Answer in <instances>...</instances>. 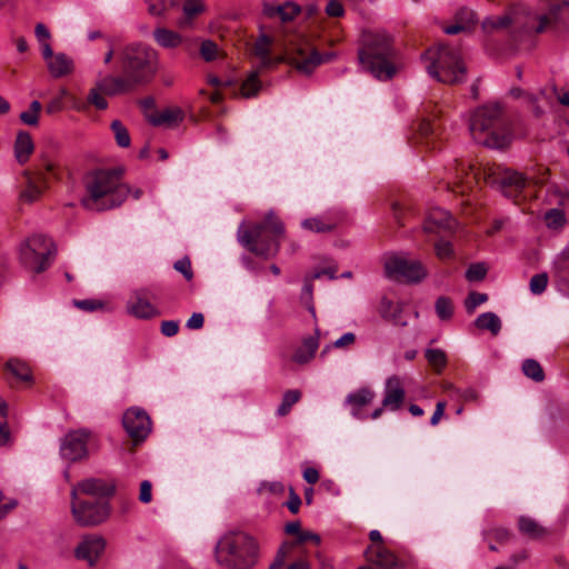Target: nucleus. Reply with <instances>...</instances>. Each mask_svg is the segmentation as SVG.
Here are the masks:
<instances>
[{"mask_svg": "<svg viewBox=\"0 0 569 569\" xmlns=\"http://www.w3.org/2000/svg\"><path fill=\"white\" fill-rule=\"evenodd\" d=\"M549 277L546 272L535 274L529 282V288L532 295L539 296L547 289Z\"/></svg>", "mask_w": 569, "mask_h": 569, "instance_id": "48", "label": "nucleus"}, {"mask_svg": "<svg viewBox=\"0 0 569 569\" xmlns=\"http://www.w3.org/2000/svg\"><path fill=\"white\" fill-rule=\"evenodd\" d=\"M425 357L437 373H441L447 367V356L441 349H427Z\"/></svg>", "mask_w": 569, "mask_h": 569, "instance_id": "36", "label": "nucleus"}, {"mask_svg": "<svg viewBox=\"0 0 569 569\" xmlns=\"http://www.w3.org/2000/svg\"><path fill=\"white\" fill-rule=\"evenodd\" d=\"M543 220L549 229H559L565 226L566 216L560 209H550L545 213Z\"/></svg>", "mask_w": 569, "mask_h": 569, "instance_id": "46", "label": "nucleus"}, {"mask_svg": "<svg viewBox=\"0 0 569 569\" xmlns=\"http://www.w3.org/2000/svg\"><path fill=\"white\" fill-rule=\"evenodd\" d=\"M167 10V4L164 0H154L150 1L148 4V12L151 16L160 17L162 16Z\"/></svg>", "mask_w": 569, "mask_h": 569, "instance_id": "59", "label": "nucleus"}, {"mask_svg": "<svg viewBox=\"0 0 569 569\" xmlns=\"http://www.w3.org/2000/svg\"><path fill=\"white\" fill-rule=\"evenodd\" d=\"M476 24V14L472 10L460 9L455 16V23L443 30L447 34H457L470 30Z\"/></svg>", "mask_w": 569, "mask_h": 569, "instance_id": "28", "label": "nucleus"}, {"mask_svg": "<svg viewBox=\"0 0 569 569\" xmlns=\"http://www.w3.org/2000/svg\"><path fill=\"white\" fill-rule=\"evenodd\" d=\"M475 325L480 330H488L492 336H497L501 330V320L493 312H483L475 321Z\"/></svg>", "mask_w": 569, "mask_h": 569, "instance_id": "34", "label": "nucleus"}, {"mask_svg": "<svg viewBox=\"0 0 569 569\" xmlns=\"http://www.w3.org/2000/svg\"><path fill=\"white\" fill-rule=\"evenodd\" d=\"M523 375L536 382H541L545 379V371L541 365L535 359H527L522 363Z\"/></svg>", "mask_w": 569, "mask_h": 569, "instance_id": "41", "label": "nucleus"}, {"mask_svg": "<svg viewBox=\"0 0 569 569\" xmlns=\"http://www.w3.org/2000/svg\"><path fill=\"white\" fill-rule=\"evenodd\" d=\"M49 73L52 78L59 79L69 76L74 70L73 60L66 53L58 52L47 63Z\"/></svg>", "mask_w": 569, "mask_h": 569, "instance_id": "27", "label": "nucleus"}, {"mask_svg": "<svg viewBox=\"0 0 569 569\" xmlns=\"http://www.w3.org/2000/svg\"><path fill=\"white\" fill-rule=\"evenodd\" d=\"M8 371H10L16 378L21 381H30L31 380V371L29 366L19 360V359H10L6 365Z\"/></svg>", "mask_w": 569, "mask_h": 569, "instance_id": "39", "label": "nucleus"}, {"mask_svg": "<svg viewBox=\"0 0 569 569\" xmlns=\"http://www.w3.org/2000/svg\"><path fill=\"white\" fill-rule=\"evenodd\" d=\"M488 300V296L486 293L480 292H470L465 301L466 309L469 313H472L475 309L485 303Z\"/></svg>", "mask_w": 569, "mask_h": 569, "instance_id": "54", "label": "nucleus"}, {"mask_svg": "<svg viewBox=\"0 0 569 569\" xmlns=\"http://www.w3.org/2000/svg\"><path fill=\"white\" fill-rule=\"evenodd\" d=\"M373 399L375 392L365 387L349 393L346 398V403L350 407V412L355 418L363 420L368 418V415H366L362 409L370 405Z\"/></svg>", "mask_w": 569, "mask_h": 569, "instance_id": "22", "label": "nucleus"}, {"mask_svg": "<svg viewBox=\"0 0 569 569\" xmlns=\"http://www.w3.org/2000/svg\"><path fill=\"white\" fill-rule=\"evenodd\" d=\"M342 221L343 214L340 211L332 210L305 219L301 222V227L316 233H329L335 231Z\"/></svg>", "mask_w": 569, "mask_h": 569, "instance_id": "18", "label": "nucleus"}, {"mask_svg": "<svg viewBox=\"0 0 569 569\" xmlns=\"http://www.w3.org/2000/svg\"><path fill=\"white\" fill-rule=\"evenodd\" d=\"M301 399V392L297 389L288 390L282 397V401L278 407L277 413L280 417L287 416L292 406H295Z\"/></svg>", "mask_w": 569, "mask_h": 569, "instance_id": "42", "label": "nucleus"}, {"mask_svg": "<svg viewBox=\"0 0 569 569\" xmlns=\"http://www.w3.org/2000/svg\"><path fill=\"white\" fill-rule=\"evenodd\" d=\"M144 120L152 127L173 129L184 120V111L179 107H168L146 113Z\"/></svg>", "mask_w": 569, "mask_h": 569, "instance_id": "17", "label": "nucleus"}, {"mask_svg": "<svg viewBox=\"0 0 569 569\" xmlns=\"http://www.w3.org/2000/svg\"><path fill=\"white\" fill-rule=\"evenodd\" d=\"M518 528L522 535L531 539H541L548 535V530L540 526L535 519L529 517H520Z\"/></svg>", "mask_w": 569, "mask_h": 569, "instance_id": "32", "label": "nucleus"}, {"mask_svg": "<svg viewBox=\"0 0 569 569\" xmlns=\"http://www.w3.org/2000/svg\"><path fill=\"white\" fill-rule=\"evenodd\" d=\"M266 13L270 17L277 14L282 21L287 22L292 21L300 13V7L295 2L288 1L280 6H272L267 8Z\"/></svg>", "mask_w": 569, "mask_h": 569, "instance_id": "33", "label": "nucleus"}, {"mask_svg": "<svg viewBox=\"0 0 569 569\" xmlns=\"http://www.w3.org/2000/svg\"><path fill=\"white\" fill-rule=\"evenodd\" d=\"M158 69V53L153 49L144 48V83L153 79Z\"/></svg>", "mask_w": 569, "mask_h": 569, "instance_id": "38", "label": "nucleus"}, {"mask_svg": "<svg viewBox=\"0 0 569 569\" xmlns=\"http://www.w3.org/2000/svg\"><path fill=\"white\" fill-rule=\"evenodd\" d=\"M406 398L403 382L400 377H389L385 385L382 407L397 411L402 407Z\"/></svg>", "mask_w": 569, "mask_h": 569, "instance_id": "19", "label": "nucleus"}, {"mask_svg": "<svg viewBox=\"0 0 569 569\" xmlns=\"http://www.w3.org/2000/svg\"><path fill=\"white\" fill-rule=\"evenodd\" d=\"M568 26L569 1L552 6L547 14L540 17L530 12L525 6L517 4L510 7L500 17H488L482 21L485 32L510 30L515 40L541 33L549 27L561 30Z\"/></svg>", "mask_w": 569, "mask_h": 569, "instance_id": "1", "label": "nucleus"}, {"mask_svg": "<svg viewBox=\"0 0 569 569\" xmlns=\"http://www.w3.org/2000/svg\"><path fill=\"white\" fill-rule=\"evenodd\" d=\"M77 493L80 491L87 497H94L98 499H107L113 495L114 487L102 479L89 478L78 483Z\"/></svg>", "mask_w": 569, "mask_h": 569, "instance_id": "23", "label": "nucleus"}, {"mask_svg": "<svg viewBox=\"0 0 569 569\" xmlns=\"http://www.w3.org/2000/svg\"><path fill=\"white\" fill-rule=\"evenodd\" d=\"M437 316L442 320H448L453 315V306L449 298L439 297L436 301Z\"/></svg>", "mask_w": 569, "mask_h": 569, "instance_id": "49", "label": "nucleus"}, {"mask_svg": "<svg viewBox=\"0 0 569 569\" xmlns=\"http://www.w3.org/2000/svg\"><path fill=\"white\" fill-rule=\"evenodd\" d=\"M469 130L477 143L488 148L503 149L512 139L509 120L499 102L477 108L470 116Z\"/></svg>", "mask_w": 569, "mask_h": 569, "instance_id": "3", "label": "nucleus"}, {"mask_svg": "<svg viewBox=\"0 0 569 569\" xmlns=\"http://www.w3.org/2000/svg\"><path fill=\"white\" fill-rule=\"evenodd\" d=\"M204 317L200 312H194L187 321V328L191 330H198L203 327Z\"/></svg>", "mask_w": 569, "mask_h": 569, "instance_id": "61", "label": "nucleus"}, {"mask_svg": "<svg viewBox=\"0 0 569 569\" xmlns=\"http://www.w3.org/2000/svg\"><path fill=\"white\" fill-rule=\"evenodd\" d=\"M34 144L32 141L31 136L26 131H20L17 134L16 142H14V154L16 159L20 164H24L31 153L33 152Z\"/></svg>", "mask_w": 569, "mask_h": 569, "instance_id": "29", "label": "nucleus"}, {"mask_svg": "<svg viewBox=\"0 0 569 569\" xmlns=\"http://www.w3.org/2000/svg\"><path fill=\"white\" fill-rule=\"evenodd\" d=\"M260 558L259 540L242 530L224 533L214 547V560L223 569H254Z\"/></svg>", "mask_w": 569, "mask_h": 569, "instance_id": "4", "label": "nucleus"}, {"mask_svg": "<svg viewBox=\"0 0 569 569\" xmlns=\"http://www.w3.org/2000/svg\"><path fill=\"white\" fill-rule=\"evenodd\" d=\"M496 174V181L499 183L503 196L517 202L527 183L531 181L535 184H543L547 181L549 170L542 167L538 169V173L525 176L511 169H499Z\"/></svg>", "mask_w": 569, "mask_h": 569, "instance_id": "11", "label": "nucleus"}, {"mask_svg": "<svg viewBox=\"0 0 569 569\" xmlns=\"http://www.w3.org/2000/svg\"><path fill=\"white\" fill-rule=\"evenodd\" d=\"M361 66L378 80H389L398 71L397 52L386 32H366L358 52Z\"/></svg>", "mask_w": 569, "mask_h": 569, "instance_id": "5", "label": "nucleus"}, {"mask_svg": "<svg viewBox=\"0 0 569 569\" xmlns=\"http://www.w3.org/2000/svg\"><path fill=\"white\" fill-rule=\"evenodd\" d=\"M182 11L184 16V23H191V21L204 11L203 0H183Z\"/></svg>", "mask_w": 569, "mask_h": 569, "instance_id": "43", "label": "nucleus"}, {"mask_svg": "<svg viewBox=\"0 0 569 569\" xmlns=\"http://www.w3.org/2000/svg\"><path fill=\"white\" fill-rule=\"evenodd\" d=\"M356 341V336L352 332L342 335L339 339L333 342V347L338 349L348 348Z\"/></svg>", "mask_w": 569, "mask_h": 569, "instance_id": "60", "label": "nucleus"}, {"mask_svg": "<svg viewBox=\"0 0 569 569\" xmlns=\"http://www.w3.org/2000/svg\"><path fill=\"white\" fill-rule=\"evenodd\" d=\"M288 535L295 537L290 541H284L282 545H292V552L302 556L306 552L305 543L312 541L316 546L320 543V537L316 533L303 531L299 521L288 522L284 527Z\"/></svg>", "mask_w": 569, "mask_h": 569, "instance_id": "21", "label": "nucleus"}, {"mask_svg": "<svg viewBox=\"0 0 569 569\" xmlns=\"http://www.w3.org/2000/svg\"><path fill=\"white\" fill-rule=\"evenodd\" d=\"M200 54L206 61H213L219 56L218 44L212 40H204L200 46Z\"/></svg>", "mask_w": 569, "mask_h": 569, "instance_id": "52", "label": "nucleus"}, {"mask_svg": "<svg viewBox=\"0 0 569 569\" xmlns=\"http://www.w3.org/2000/svg\"><path fill=\"white\" fill-rule=\"evenodd\" d=\"M34 34L39 43L48 42L51 38L50 31L43 23H37Z\"/></svg>", "mask_w": 569, "mask_h": 569, "instance_id": "63", "label": "nucleus"}, {"mask_svg": "<svg viewBox=\"0 0 569 569\" xmlns=\"http://www.w3.org/2000/svg\"><path fill=\"white\" fill-rule=\"evenodd\" d=\"M284 233V226L273 213L248 228L240 227L238 239L250 252L264 259L273 258L280 249V240Z\"/></svg>", "mask_w": 569, "mask_h": 569, "instance_id": "6", "label": "nucleus"}, {"mask_svg": "<svg viewBox=\"0 0 569 569\" xmlns=\"http://www.w3.org/2000/svg\"><path fill=\"white\" fill-rule=\"evenodd\" d=\"M160 331L166 337H173L179 331V321L164 320L161 322Z\"/></svg>", "mask_w": 569, "mask_h": 569, "instance_id": "58", "label": "nucleus"}, {"mask_svg": "<svg viewBox=\"0 0 569 569\" xmlns=\"http://www.w3.org/2000/svg\"><path fill=\"white\" fill-rule=\"evenodd\" d=\"M435 250H436L437 257L441 260L451 259V258H453V254H455L453 247H452L451 242L445 241V240H439L435 244Z\"/></svg>", "mask_w": 569, "mask_h": 569, "instance_id": "56", "label": "nucleus"}, {"mask_svg": "<svg viewBox=\"0 0 569 569\" xmlns=\"http://www.w3.org/2000/svg\"><path fill=\"white\" fill-rule=\"evenodd\" d=\"M332 57V53H320L307 39H300L288 52L289 63L303 74H311L317 67L330 61Z\"/></svg>", "mask_w": 569, "mask_h": 569, "instance_id": "13", "label": "nucleus"}, {"mask_svg": "<svg viewBox=\"0 0 569 569\" xmlns=\"http://www.w3.org/2000/svg\"><path fill=\"white\" fill-rule=\"evenodd\" d=\"M73 305L78 309L87 311V312H93L97 310H106L107 309V303L103 302L102 300H98V299L74 300Z\"/></svg>", "mask_w": 569, "mask_h": 569, "instance_id": "51", "label": "nucleus"}, {"mask_svg": "<svg viewBox=\"0 0 569 569\" xmlns=\"http://www.w3.org/2000/svg\"><path fill=\"white\" fill-rule=\"evenodd\" d=\"M111 130L114 133V139L119 147L128 148L130 146V134L120 120H113L111 122Z\"/></svg>", "mask_w": 569, "mask_h": 569, "instance_id": "44", "label": "nucleus"}, {"mask_svg": "<svg viewBox=\"0 0 569 569\" xmlns=\"http://www.w3.org/2000/svg\"><path fill=\"white\" fill-rule=\"evenodd\" d=\"M293 557H300L292 552V545H281L269 569H282L284 562Z\"/></svg>", "mask_w": 569, "mask_h": 569, "instance_id": "45", "label": "nucleus"}, {"mask_svg": "<svg viewBox=\"0 0 569 569\" xmlns=\"http://www.w3.org/2000/svg\"><path fill=\"white\" fill-rule=\"evenodd\" d=\"M425 58L430 60L427 67L429 74L438 81L453 84L465 79L466 67L460 52L450 46L440 44L436 49H429Z\"/></svg>", "mask_w": 569, "mask_h": 569, "instance_id": "7", "label": "nucleus"}, {"mask_svg": "<svg viewBox=\"0 0 569 569\" xmlns=\"http://www.w3.org/2000/svg\"><path fill=\"white\" fill-rule=\"evenodd\" d=\"M101 89H99L98 83H96V87L90 89L88 97H87V103L94 106L98 110H104L108 108V102L102 96Z\"/></svg>", "mask_w": 569, "mask_h": 569, "instance_id": "50", "label": "nucleus"}, {"mask_svg": "<svg viewBox=\"0 0 569 569\" xmlns=\"http://www.w3.org/2000/svg\"><path fill=\"white\" fill-rule=\"evenodd\" d=\"M154 39L163 48H176L182 42L180 34L164 28L154 31Z\"/></svg>", "mask_w": 569, "mask_h": 569, "instance_id": "35", "label": "nucleus"}, {"mask_svg": "<svg viewBox=\"0 0 569 569\" xmlns=\"http://www.w3.org/2000/svg\"><path fill=\"white\" fill-rule=\"evenodd\" d=\"M176 271L180 272L187 281H191L193 278V271L191 260L189 257H183L177 260L173 264Z\"/></svg>", "mask_w": 569, "mask_h": 569, "instance_id": "53", "label": "nucleus"}, {"mask_svg": "<svg viewBox=\"0 0 569 569\" xmlns=\"http://www.w3.org/2000/svg\"><path fill=\"white\" fill-rule=\"evenodd\" d=\"M90 438L91 431L87 428L70 430L60 440V457L68 462L86 459Z\"/></svg>", "mask_w": 569, "mask_h": 569, "instance_id": "14", "label": "nucleus"}, {"mask_svg": "<svg viewBox=\"0 0 569 569\" xmlns=\"http://www.w3.org/2000/svg\"><path fill=\"white\" fill-rule=\"evenodd\" d=\"M122 67L128 78L106 77L99 80L98 87L108 96H116L129 90L140 80L142 68V48L139 43L128 46L122 56Z\"/></svg>", "mask_w": 569, "mask_h": 569, "instance_id": "8", "label": "nucleus"}, {"mask_svg": "<svg viewBox=\"0 0 569 569\" xmlns=\"http://www.w3.org/2000/svg\"><path fill=\"white\" fill-rule=\"evenodd\" d=\"M271 41L267 36H261L254 43L253 53L260 60V68H271L279 62L270 57Z\"/></svg>", "mask_w": 569, "mask_h": 569, "instance_id": "31", "label": "nucleus"}, {"mask_svg": "<svg viewBox=\"0 0 569 569\" xmlns=\"http://www.w3.org/2000/svg\"><path fill=\"white\" fill-rule=\"evenodd\" d=\"M122 426L131 439L130 451H132L142 442V409L140 407L127 409L122 416Z\"/></svg>", "mask_w": 569, "mask_h": 569, "instance_id": "20", "label": "nucleus"}, {"mask_svg": "<svg viewBox=\"0 0 569 569\" xmlns=\"http://www.w3.org/2000/svg\"><path fill=\"white\" fill-rule=\"evenodd\" d=\"M325 12L330 18H341L345 16V8L338 0H329L326 4Z\"/></svg>", "mask_w": 569, "mask_h": 569, "instance_id": "57", "label": "nucleus"}, {"mask_svg": "<svg viewBox=\"0 0 569 569\" xmlns=\"http://www.w3.org/2000/svg\"><path fill=\"white\" fill-rule=\"evenodd\" d=\"M452 227V219L447 211L433 210L429 213L425 221L423 229L426 232H437L439 229H449Z\"/></svg>", "mask_w": 569, "mask_h": 569, "instance_id": "30", "label": "nucleus"}, {"mask_svg": "<svg viewBox=\"0 0 569 569\" xmlns=\"http://www.w3.org/2000/svg\"><path fill=\"white\" fill-rule=\"evenodd\" d=\"M435 132V127L432 124L431 121L427 120V119H423L420 123H419V127H418V133L422 137V138H428L430 136H432Z\"/></svg>", "mask_w": 569, "mask_h": 569, "instance_id": "64", "label": "nucleus"}, {"mask_svg": "<svg viewBox=\"0 0 569 569\" xmlns=\"http://www.w3.org/2000/svg\"><path fill=\"white\" fill-rule=\"evenodd\" d=\"M487 274V267L483 263H472L466 271L469 281H480Z\"/></svg>", "mask_w": 569, "mask_h": 569, "instance_id": "55", "label": "nucleus"}, {"mask_svg": "<svg viewBox=\"0 0 569 569\" xmlns=\"http://www.w3.org/2000/svg\"><path fill=\"white\" fill-rule=\"evenodd\" d=\"M110 510L111 508L107 499L94 497L79 498L77 489L71 490V512L79 526H98L109 518Z\"/></svg>", "mask_w": 569, "mask_h": 569, "instance_id": "10", "label": "nucleus"}, {"mask_svg": "<svg viewBox=\"0 0 569 569\" xmlns=\"http://www.w3.org/2000/svg\"><path fill=\"white\" fill-rule=\"evenodd\" d=\"M106 548V540L98 535H87L74 549V557L78 560L88 562L93 567L101 557Z\"/></svg>", "mask_w": 569, "mask_h": 569, "instance_id": "16", "label": "nucleus"}, {"mask_svg": "<svg viewBox=\"0 0 569 569\" xmlns=\"http://www.w3.org/2000/svg\"><path fill=\"white\" fill-rule=\"evenodd\" d=\"M319 348V329L315 331V336L305 338L301 345L295 350L292 361L298 365H306L313 359Z\"/></svg>", "mask_w": 569, "mask_h": 569, "instance_id": "25", "label": "nucleus"}, {"mask_svg": "<svg viewBox=\"0 0 569 569\" xmlns=\"http://www.w3.org/2000/svg\"><path fill=\"white\" fill-rule=\"evenodd\" d=\"M26 187L20 192V199L23 202L32 203L38 200L42 193L41 184L46 183V177L43 172L38 173V179L33 178L29 171L24 172Z\"/></svg>", "mask_w": 569, "mask_h": 569, "instance_id": "26", "label": "nucleus"}, {"mask_svg": "<svg viewBox=\"0 0 569 569\" xmlns=\"http://www.w3.org/2000/svg\"><path fill=\"white\" fill-rule=\"evenodd\" d=\"M455 170V178L447 182V189L456 194L467 196L478 184V170L472 164L466 166L457 161Z\"/></svg>", "mask_w": 569, "mask_h": 569, "instance_id": "15", "label": "nucleus"}, {"mask_svg": "<svg viewBox=\"0 0 569 569\" xmlns=\"http://www.w3.org/2000/svg\"><path fill=\"white\" fill-rule=\"evenodd\" d=\"M260 88L261 82L259 80V73L258 71H252L241 84V94L244 98L254 97L259 92Z\"/></svg>", "mask_w": 569, "mask_h": 569, "instance_id": "40", "label": "nucleus"}, {"mask_svg": "<svg viewBox=\"0 0 569 569\" xmlns=\"http://www.w3.org/2000/svg\"><path fill=\"white\" fill-rule=\"evenodd\" d=\"M126 309L128 315L142 319V290L140 288H136L130 292Z\"/></svg>", "mask_w": 569, "mask_h": 569, "instance_id": "37", "label": "nucleus"}, {"mask_svg": "<svg viewBox=\"0 0 569 569\" xmlns=\"http://www.w3.org/2000/svg\"><path fill=\"white\" fill-rule=\"evenodd\" d=\"M122 170L100 169L87 174L84 179L86 196L82 206L91 211H104L119 207L129 193V188L121 183Z\"/></svg>", "mask_w": 569, "mask_h": 569, "instance_id": "2", "label": "nucleus"}, {"mask_svg": "<svg viewBox=\"0 0 569 569\" xmlns=\"http://www.w3.org/2000/svg\"><path fill=\"white\" fill-rule=\"evenodd\" d=\"M42 109L41 103L34 100L30 103L29 110L20 113V120L28 126H37L39 122V114Z\"/></svg>", "mask_w": 569, "mask_h": 569, "instance_id": "47", "label": "nucleus"}, {"mask_svg": "<svg viewBox=\"0 0 569 569\" xmlns=\"http://www.w3.org/2000/svg\"><path fill=\"white\" fill-rule=\"evenodd\" d=\"M385 273L389 279L407 283H418L427 277V270L419 260L396 253L386 258Z\"/></svg>", "mask_w": 569, "mask_h": 569, "instance_id": "12", "label": "nucleus"}, {"mask_svg": "<svg viewBox=\"0 0 569 569\" xmlns=\"http://www.w3.org/2000/svg\"><path fill=\"white\" fill-rule=\"evenodd\" d=\"M290 498L287 501L286 506L289 509L290 512L297 513L301 506V499L300 497L295 492L292 488H290Z\"/></svg>", "mask_w": 569, "mask_h": 569, "instance_id": "62", "label": "nucleus"}, {"mask_svg": "<svg viewBox=\"0 0 569 569\" xmlns=\"http://www.w3.org/2000/svg\"><path fill=\"white\" fill-rule=\"evenodd\" d=\"M56 253L54 242L43 234H33L20 246L21 263L37 273L44 271L51 266Z\"/></svg>", "mask_w": 569, "mask_h": 569, "instance_id": "9", "label": "nucleus"}, {"mask_svg": "<svg viewBox=\"0 0 569 569\" xmlns=\"http://www.w3.org/2000/svg\"><path fill=\"white\" fill-rule=\"evenodd\" d=\"M366 558L381 569H392L398 566L397 556L383 545H371L367 548Z\"/></svg>", "mask_w": 569, "mask_h": 569, "instance_id": "24", "label": "nucleus"}]
</instances>
